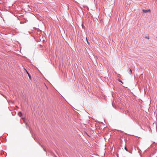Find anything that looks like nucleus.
I'll return each mask as SVG.
<instances>
[{
	"label": "nucleus",
	"instance_id": "nucleus-8",
	"mask_svg": "<svg viewBox=\"0 0 157 157\" xmlns=\"http://www.w3.org/2000/svg\"><path fill=\"white\" fill-rule=\"evenodd\" d=\"M86 41H87V42L88 43V40H87V38H86Z\"/></svg>",
	"mask_w": 157,
	"mask_h": 157
},
{
	"label": "nucleus",
	"instance_id": "nucleus-5",
	"mask_svg": "<svg viewBox=\"0 0 157 157\" xmlns=\"http://www.w3.org/2000/svg\"><path fill=\"white\" fill-rule=\"evenodd\" d=\"M130 71V74H131L132 72V70H131L130 69V70H129Z\"/></svg>",
	"mask_w": 157,
	"mask_h": 157
},
{
	"label": "nucleus",
	"instance_id": "nucleus-3",
	"mask_svg": "<svg viewBox=\"0 0 157 157\" xmlns=\"http://www.w3.org/2000/svg\"><path fill=\"white\" fill-rule=\"evenodd\" d=\"M26 72H27V74H28V76H29V78H30V79H31V75H30V74L27 72V71H26Z\"/></svg>",
	"mask_w": 157,
	"mask_h": 157
},
{
	"label": "nucleus",
	"instance_id": "nucleus-7",
	"mask_svg": "<svg viewBox=\"0 0 157 157\" xmlns=\"http://www.w3.org/2000/svg\"><path fill=\"white\" fill-rule=\"evenodd\" d=\"M119 81L120 82H121V83H123V82H122V81H121V80H119Z\"/></svg>",
	"mask_w": 157,
	"mask_h": 157
},
{
	"label": "nucleus",
	"instance_id": "nucleus-4",
	"mask_svg": "<svg viewBox=\"0 0 157 157\" xmlns=\"http://www.w3.org/2000/svg\"><path fill=\"white\" fill-rule=\"evenodd\" d=\"M145 38L149 40V37L148 36H146L145 37Z\"/></svg>",
	"mask_w": 157,
	"mask_h": 157
},
{
	"label": "nucleus",
	"instance_id": "nucleus-6",
	"mask_svg": "<svg viewBox=\"0 0 157 157\" xmlns=\"http://www.w3.org/2000/svg\"><path fill=\"white\" fill-rule=\"evenodd\" d=\"M124 149H125V150H126V151H128V150L127 149L126 147H124Z\"/></svg>",
	"mask_w": 157,
	"mask_h": 157
},
{
	"label": "nucleus",
	"instance_id": "nucleus-2",
	"mask_svg": "<svg viewBox=\"0 0 157 157\" xmlns=\"http://www.w3.org/2000/svg\"><path fill=\"white\" fill-rule=\"evenodd\" d=\"M18 115L20 117H21L22 116V113L21 112H19L18 113Z\"/></svg>",
	"mask_w": 157,
	"mask_h": 157
},
{
	"label": "nucleus",
	"instance_id": "nucleus-1",
	"mask_svg": "<svg viewBox=\"0 0 157 157\" xmlns=\"http://www.w3.org/2000/svg\"><path fill=\"white\" fill-rule=\"evenodd\" d=\"M145 13L149 12L150 13L151 12V10H142Z\"/></svg>",
	"mask_w": 157,
	"mask_h": 157
}]
</instances>
